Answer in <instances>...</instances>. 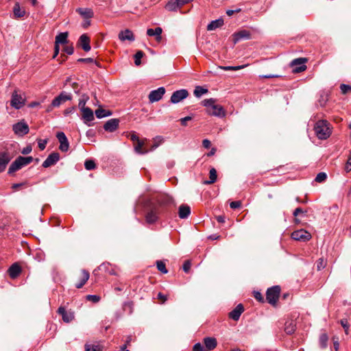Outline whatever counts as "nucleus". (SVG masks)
Here are the masks:
<instances>
[{"label": "nucleus", "instance_id": "obj_1", "mask_svg": "<svg viewBox=\"0 0 351 351\" xmlns=\"http://www.w3.org/2000/svg\"><path fill=\"white\" fill-rule=\"evenodd\" d=\"M216 99L213 98L206 99L202 101V106L206 107L208 114L223 118L226 116V112L223 106L215 104Z\"/></svg>", "mask_w": 351, "mask_h": 351}, {"label": "nucleus", "instance_id": "obj_2", "mask_svg": "<svg viewBox=\"0 0 351 351\" xmlns=\"http://www.w3.org/2000/svg\"><path fill=\"white\" fill-rule=\"evenodd\" d=\"M314 130L316 136L319 139H326L331 134L330 123L326 120H319L317 121L315 125Z\"/></svg>", "mask_w": 351, "mask_h": 351}, {"label": "nucleus", "instance_id": "obj_3", "mask_svg": "<svg viewBox=\"0 0 351 351\" xmlns=\"http://www.w3.org/2000/svg\"><path fill=\"white\" fill-rule=\"evenodd\" d=\"M34 158L32 156H19L10 166L8 173L12 174L15 171L21 169L23 167L31 163Z\"/></svg>", "mask_w": 351, "mask_h": 351}, {"label": "nucleus", "instance_id": "obj_4", "mask_svg": "<svg viewBox=\"0 0 351 351\" xmlns=\"http://www.w3.org/2000/svg\"><path fill=\"white\" fill-rule=\"evenodd\" d=\"M280 286L278 285L269 288L266 292L267 302L273 306L276 305L280 297Z\"/></svg>", "mask_w": 351, "mask_h": 351}, {"label": "nucleus", "instance_id": "obj_5", "mask_svg": "<svg viewBox=\"0 0 351 351\" xmlns=\"http://www.w3.org/2000/svg\"><path fill=\"white\" fill-rule=\"evenodd\" d=\"M25 104V97L24 94L19 93L15 90L12 94L10 105L15 109L21 108Z\"/></svg>", "mask_w": 351, "mask_h": 351}, {"label": "nucleus", "instance_id": "obj_6", "mask_svg": "<svg viewBox=\"0 0 351 351\" xmlns=\"http://www.w3.org/2000/svg\"><path fill=\"white\" fill-rule=\"evenodd\" d=\"M306 62V58H299L292 60L290 65L293 67V71L294 73H300L306 69V66L305 65Z\"/></svg>", "mask_w": 351, "mask_h": 351}, {"label": "nucleus", "instance_id": "obj_7", "mask_svg": "<svg viewBox=\"0 0 351 351\" xmlns=\"http://www.w3.org/2000/svg\"><path fill=\"white\" fill-rule=\"evenodd\" d=\"M12 158L13 154L7 149L0 152V173L5 169Z\"/></svg>", "mask_w": 351, "mask_h": 351}, {"label": "nucleus", "instance_id": "obj_8", "mask_svg": "<svg viewBox=\"0 0 351 351\" xmlns=\"http://www.w3.org/2000/svg\"><path fill=\"white\" fill-rule=\"evenodd\" d=\"M71 99V95L62 92L58 97H55L50 106L47 109L48 111L51 110L52 108L58 107L61 104Z\"/></svg>", "mask_w": 351, "mask_h": 351}, {"label": "nucleus", "instance_id": "obj_9", "mask_svg": "<svg viewBox=\"0 0 351 351\" xmlns=\"http://www.w3.org/2000/svg\"><path fill=\"white\" fill-rule=\"evenodd\" d=\"M191 0H169L165 5L168 11L174 12L178 8H182L185 4L191 2Z\"/></svg>", "mask_w": 351, "mask_h": 351}, {"label": "nucleus", "instance_id": "obj_10", "mask_svg": "<svg viewBox=\"0 0 351 351\" xmlns=\"http://www.w3.org/2000/svg\"><path fill=\"white\" fill-rule=\"evenodd\" d=\"M291 238L296 241H307L311 238V234L306 230L300 229L293 232Z\"/></svg>", "mask_w": 351, "mask_h": 351}, {"label": "nucleus", "instance_id": "obj_11", "mask_svg": "<svg viewBox=\"0 0 351 351\" xmlns=\"http://www.w3.org/2000/svg\"><path fill=\"white\" fill-rule=\"evenodd\" d=\"M189 96V92L186 89H180L173 93L170 101L173 104H178Z\"/></svg>", "mask_w": 351, "mask_h": 351}, {"label": "nucleus", "instance_id": "obj_12", "mask_svg": "<svg viewBox=\"0 0 351 351\" xmlns=\"http://www.w3.org/2000/svg\"><path fill=\"white\" fill-rule=\"evenodd\" d=\"M165 93V88L160 87L156 90H152L149 94V100L151 103L156 102L160 100Z\"/></svg>", "mask_w": 351, "mask_h": 351}, {"label": "nucleus", "instance_id": "obj_13", "mask_svg": "<svg viewBox=\"0 0 351 351\" xmlns=\"http://www.w3.org/2000/svg\"><path fill=\"white\" fill-rule=\"evenodd\" d=\"M58 313L62 316V320L66 323H69L74 319V312L69 310L66 311L63 306H60L58 309Z\"/></svg>", "mask_w": 351, "mask_h": 351}, {"label": "nucleus", "instance_id": "obj_14", "mask_svg": "<svg viewBox=\"0 0 351 351\" xmlns=\"http://www.w3.org/2000/svg\"><path fill=\"white\" fill-rule=\"evenodd\" d=\"M90 43V38L87 36V34H84L80 36L77 43V46L81 47L84 51L88 52L91 49Z\"/></svg>", "mask_w": 351, "mask_h": 351}, {"label": "nucleus", "instance_id": "obj_15", "mask_svg": "<svg viewBox=\"0 0 351 351\" xmlns=\"http://www.w3.org/2000/svg\"><path fill=\"white\" fill-rule=\"evenodd\" d=\"M56 137L60 143V150L64 152H67L69 147V144L64 133L62 132H59L57 133Z\"/></svg>", "mask_w": 351, "mask_h": 351}, {"label": "nucleus", "instance_id": "obj_16", "mask_svg": "<svg viewBox=\"0 0 351 351\" xmlns=\"http://www.w3.org/2000/svg\"><path fill=\"white\" fill-rule=\"evenodd\" d=\"M13 131L19 135L27 134L29 132L28 125L25 122H19L13 125Z\"/></svg>", "mask_w": 351, "mask_h": 351}, {"label": "nucleus", "instance_id": "obj_17", "mask_svg": "<svg viewBox=\"0 0 351 351\" xmlns=\"http://www.w3.org/2000/svg\"><path fill=\"white\" fill-rule=\"evenodd\" d=\"M233 42L234 44L238 43L242 39L249 40L251 38V33L250 31L246 29H242L237 32H235L232 35Z\"/></svg>", "mask_w": 351, "mask_h": 351}, {"label": "nucleus", "instance_id": "obj_18", "mask_svg": "<svg viewBox=\"0 0 351 351\" xmlns=\"http://www.w3.org/2000/svg\"><path fill=\"white\" fill-rule=\"evenodd\" d=\"M60 160V154L58 152L50 154L47 159L43 162V167L45 168L54 165Z\"/></svg>", "mask_w": 351, "mask_h": 351}, {"label": "nucleus", "instance_id": "obj_19", "mask_svg": "<svg viewBox=\"0 0 351 351\" xmlns=\"http://www.w3.org/2000/svg\"><path fill=\"white\" fill-rule=\"evenodd\" d=\"M159 211L157 208H152L145 215V220L148 223H155L158 218Z\"/></svg>", "mask_w": 351, "mask_h": 351}, {"label": "nucleus", "instance_id": "obj_20", "mask_svg": "<svg viewBox=\"0 0 351 351\" xmlns=\"http://www.w3.org/2000/svg\"><path fill=\"white\" fill-rule=\"evenodd\" d=\"M119 119H111L108 120L104 125L106 131L112 132H114L119 127Z\"/></svg>", "mask_w": 351, "mask_h": 351}, {"label": "nucleus", "instance_id": "obj_21", "mask_svg": "<svg viewBox=\"0 0 351 351\" xmlns=\"http://www.w3.org/2000/svg\"><path fill=\"white\" fill-rule=\"evenodd\" d=\"M119 38L121 41L129 40L134 41L135 38L133 32L129 29H126L125 30L121 31L119 33Z\"/></svg>", "mask_w": 351, "mask_h": 351}, {"label": "nucleus", "instance_id": "obj_22", "mask_svg": "<svg viewBox=\"0 0 351 351\" xmlns=\"http://www.w3.org/2000/svg\"><path fill=\"white\" fill-rule=\"evenodd\" d=\"M243 311L244 307L243 304H239L235 307V308L229 313V317L234 321H237Z\"/></svg>", "mask_w": 351, "mask_h": 351}, {"label": "nucleus", "instance_id": "obj_23", "mask_svg": "<svg viewBox=\"0 0 351 351\" xmlns=\"http://www.w3.org/2000/svg\"><path fill=\"white\" fill-rule=\"evenodd\" d=\"M203 342L205 345L204 348L208 351L214 350L217 345V339L215 337H205L203 339Z\"/></svg>", "mask_w": 351, "mask_h": 351}, {"label": "nucleus", "instance_id": "obj_24", "mask_svg": "<svg viewBox=\"0 0 351 351\" xmlns=\"http://www.w3.org/2000/svg\"><path fill=\"white\" fill-rule=\"evenodd\" d=\"M157 202L161 206H168L173 203V200L167 195H161L157 197Z\"/></svg>", "mask_w": 351, "mask_h": 351}, {"label": "nucleus", "instance_id": "obj_25", "mask_svg": "<svg viewBox=\"0 0 351 351\" xmlns=\"http://www.w3.org/2000/svg\"><path fill=\"white\" fill-rule=\"evenodd\" d=\"M21 272V267L18 263H14L8 269V274L11 278L14 279Z\"/></svg>", "mask_w": 351, "mask_h": 351}, {"label": "nucleus", "instance_id": "obj_26", "mask_svg": "<svg viewBox=\"0 0 351 351\" xmlns=\"http://www.w3.org/2000/svg\"><path fill=\"white\" fill-rule=\"evenodd\" d=\"M82 117L85 123L94 119L93 112L90 108L82 109Z\"/></svg>", "mask_w": 351, "mask_h": 351}, {"label": "nucleus", "instance_id": "obj_27", "mask_svg": "<svg viewBox=\"0 0 351 351\" xmlns=\"http://www.w3.org/2000/svg\"><path fill=\"white\" fill-rule=\"evenodd\" d=\"M191 214V208L188 205L182 204L179 207L178 215L180 219H186Z\"/></svg>", "mask_w": 351, "mask_h": 351}, {"label": "nucleus", "instance_id": "obj_28", "mask_svg": "<svg viewBox=\"0 0 351 351\" xmlns=\"http://www.w3.org/2000/svg\"><path fill=\"white\" fill-rule=\"evenodd\" d=\"M90 274L87 270L82 269L81 271V278L80 282L75 285L77 289H81L89 279Z\"/></svg>", "mask_w": 351, "mask_h": 351}, {"label": "nucleus", "instance_id": "obj_29", "mask_svg": "<svg viewBox=\"0 0 351 351\" xmlns=\"http://www.w3.org/2000/svg\"><path fill=\"white\" fill-rule=\"evenodd\" d=\"M13 14L14 19L21 18L25 14V10L21 7L19 2H16L14 5Z\"/></svg>", "mask_w": 351, "mask_h": 351}, {"label": "nucleus", "instance_id": "obj_30", "mask_svg": "<svg viewBox=\"0 0 351 351\" xmlns=\"http://www.w3.org/2000/svg\"><path fill=\"white\" fill-rule=\"evenodd\" d=\"M68 32H62L56 36L55 44L59 45L60 44H66L68 41Z\"/></svg>", "mask_w": 351, "mask_h": 351}, {"label": "nucleus", "instance_id": "obj_31", "mask_svg": "<svg viewBox=\"0 0 351 351\" xmlns=\"http://www.w3.org/2000/svg\"><path fill=\"white\" fill-rule=\"evenodd\" d=\"M162 29L161 27H156L155 29H148L147 30V34L149 36H156V40L160 41L161 40V34Z\"/></svg>", "mask_w": 351, "mask_h": 351}, {"label": "nucleus", "instance_id": "obj_32", "mask_svg": "<svg viewBox=\"0 0 351 351\" xmlns=\"http://www.w3.org/2000/svg\"><path fill=\"white\" fill-rule=\"evenodd\" d=\"M223 25V20L222 19H219L215 21H211L207 26L208 31L215 30L218 27H221Z\"/></svg>", "mask_w": 351, "mask_h": 351}, {"label": "nucleus", "instance_id": "obj_33", "mask_svg": "<svg viewBox=\"0 0 351 351\" xmlns=\"http://www.w3.org/2000/svg\"><path fill=\"white\" fill-rule=\"evenodd\" d=\"M76 12L85 19H90L93 16V12L90 8H77Z\"/></svg>", "mask_w": 351, "mask_h": 351}, {"label": "nucleus", "instance_id": "obj_34", "mask_svg": "<svg viewBox=\"0 0 351 351\" xmlns=\"http://www.w3.org/2000/svg\"><path fill=\"white\" fill-rule=\"evenodd\" d=\"M144 145V142L143 141H138L136 142L134 145V149L135 151L141 154H147L148 152L147 149H143V147Z\"/></svg>", "mask_w": 351, "mask_h": 351}, {"label": "nucleus", "instance_id": "obj_35", "mask_svg": "<svg viewBox=\"0 0 351 351\" xmlns=\"http://www.w3.org/2000/svg\"><path fill=\"white\" fill-rule=\"evenodd\" d=\"M295 330V324L293 321L285 323V331L287 335L293 334Z\"/></svg>", "mask_w": 351, "mask_h": 351}, {"label": "nucleus", "instance_id": "obj_36", "mask_svg": "<svg viewBox=\"0 0 351 351\" xmlns=\"http://www.w3.org/2000/svg\"><path fill=\"white\" fill-rule=\"evenodd\" d=\"M217 171L215 168H212L209 172V180L205 181L204 183L206 184H211L217 180Z\"/></svg>", "mask_w": 351, "mask_h": 351}, {"label": "nucleus", "instance_id": "obj_37", "mask_svg": "<svg viewBox=\"0 0 351 351\" xmlns=\"http://www.w3.org/2000/svg\"><path fill=\"white\" fill-rule=\"evenodd\" d=\"M112 114L110 110H106L104 109L99 108L95 110V115L97 118L101 119L103 117H108Z\"/></svg>", "mask_w": 351, "mask_h": 351}, {"label": "nucleus", "instance_id": "obj_38", "mask_svg": "<svg viewBox=\"0 0 351 351\" xmlns=\"http://www.w3.org/2000/svg\"><path fill=\"white\" fill-rule=\"evenodd\" d=\"M208 92L207 88H203L202 86H197L194 90V95L197 97H200L202 95L206 94Z\"/></svg>", "mask_w": 351, "mask_h": 351}, {"label": "nucleus", "instance_id": "obj_39", "mask_svg": "<svg viewBox=\"0 0 351 351\" xmlns=\"http://www.w3.org/2000/svg\"><path fill=\"white\" fill-rule=\"evenodd\" d=\"M156 267L158 270L162 274H167L168 272L167 269H166L165 263L162 261H158L156 262Z\"/></svg>", "mask_w": 351, "mask_h": 351}, {"label": "nucleus", "instance_id": "obj_40", "mask_svg": "<svg viewBox=\"0 0 351 351\" xmlns=\"http://www.w3.org/2000/svg\"><path fill=\"white\" fill-rule=\"evenodd\" d=\"M144 53L142 51H138L134 55V63L136 66L141 64V59L143 57Z\"/></svg>", "mask_w": 351, "mask_h": 351}, {"label": "nucleus", "instance_id": "obj_41", "mask_svg": "<svg viewBox=\"0 0 351 351\" xmlns=\"http://www.w3.org/2000/svg\"><path fill=\"white\" fill-rule=\"evenodd\" d=\"M84 167L86 170H93L96 168V164L93 160H86L84 162Z\"/></svg>", "mask_w": 351, "mask_h": 351}, {"label": "nucleus", "instance_id": "obj_42", "mask_svg": "<svg viewBox=\"0 0 351 351\" xmlns=\"http://www.w3.org/2000/svg\"><path fill=\"white\" fill-rule=\"evenodd\" d=\"M247 65H241V66H220V69L224 70V71H238L241 69H243Z\"/></svg>", "mask_w": 351, "mask_h": 351}, {"label": "nucleus", "instance_id": "obj_43", "mask_svg": "<svg viewBox=\"0 0 351 351\" xmlns=\"http://www.w3.org/2000/svg\"><path fill=\"white\" fill-rule=\"evenodd\" d=\"M327 264V261L324 258H320L317 261V269L321 270L322 269H324Z\"/></svg>", "mask_w": 351, "mask_h": 351}, {"label": "nucleus", "instance_id": "obj_44", "mask_svg": "<svg viewBox=\"0 0 351 351\" xmlns=\"http://www.w3.org/2000/svg\"><path fill=\"white\" fill-rule=\"evenodd\" d=\"M84 348L85 351H101L99 346L97 345L86 343Z\"/></svg>", "mask_w": 351, "mask_h": 351}, {"label": "nucleus", "instance_id": "obj_45", "mask_svg": "<svg viewBox=\"0 0 351 351\" xmlns=\"http://www.w3.org/2000/svg\"><path fill=\"white\" fill-rule=\"evenodd\" d=\"M163 138L162 136H158L154 138V145L152 146L151 149H155L157 148L162 142Z\"/></svg>", "mask_w": 351, "mask_h": 351}, {"label": "nucleus", "instance_id": "obj_46", "mask_svg": "<svg viewBox=\"0 0 351 351\" xmlns=\"http://www.w3.org/2000/svg\"><path fill=\"white\" fill-rule=\"evenodd\" d=\"M326 178H327V175H326V173H324V172H320V173H319L317 175V176H316V178H315V180L317 182H319V183H320V182H322L325 181V180H326Z\"/></svg>", "mask_w": 351, "mask_h": 351}, {"label": "nucleus", "instance_id": "obj_47", "mask_svg": "<svg viewBox=\"0 0 351 351\" xmlns=\"http://www.w3.org/2000/svg\"><path fill=\"white\" fill-rule=\"evenodd\" d=\"M157 299L159 301V303L160 304H163L166 302V301L168 299V295H165L163 293H162L161 292H159L158 294H157Z\"/></svg>", "mask_w": 351, "mask_h": 351}, {"label": "nucleus", "instance_id": "obj_48", "mask_svg": "<svg viewBox=\"0 0 351 351\" xmlns=\"http://www.w3.org/2000/svg\"><path fill=\"white\" fill-rule=\"evenodd\" d=\"M340 324L344 329L345 333L346 335L349 334V324L346 319H341L340 321Z\"/></svg>", "mask_w": 351, "mask_h": 351}, {"label": "nucleus", "instance_id": "obj_49", "mask_svg": "<svg viewBox=\"0 0 351 351\" xmlns=\"http://www.w3.org/2000/svg\"><path fill=\"white\" fill-rule=\"evenodd\" d=\"M86 299L88 301H91L94 303H97L100 300V297L97 295H86Z\"/></svg>", "mask_w": 351, "mask_h": 351}, {"label": "nucleus", "instance_id": "obj_50", "mask_svg": "<svg viewBox=\"0 0 351 351\" xmlns=\"http://www.w3.org/2000/svg\"><path fill=\"white\" fill-rule=\"evenodd\" d=\"M340 89L342 94H346L349 91L351 92V86L342 84L340 85Z\"/></svg>", "mask_w": 351, "mask_h": 351}, {"label": "nucleus", "instance_id": "obj_51", "mask_svg": "<svg viewBox=\"0 0 351 351\" xmlns=\"http://www.w3.org/2000/svg\"><path fill=\"white\" fill-rule=\"evenodd\" d=\"M253 295H254V298L257 301H258L260 302H264V298H263V295L261 294V292L257 291H254L253 292Z\"/></svg>", "mask_w": 351, "mask_h": 351}, {"label": "nucleus", "instance_id": "obj_52", "mask_svg": "<svg viewBox=\"0 0 351 351\" xmlns=\"http://www.w3.org/2000/svg\"><path fill=\"white\" fill-rule=\"evenodd\" d=\"M328 341V337L326 334H322L319 337V341L323 348L326 346V342Z\"/></svg>", "mask_w": 351, "mask_h": 351}, {"label": "nucleus", "instance_id": "obj_53", "mask_svg": "<svg viewBox=\"0 0 351 351\" xmlns=\"http://www.w3.org/2000/svg\"><path fill=\"white\" fill-rule=\"evenodd\" d=\"M193 351H208L200 343H197L193 346Z\"/></svg>", "mask_w": 351, "mask_h": 351}, {"label": "nucleus", "instance_id": "obj_54", "mask_svg": "<svg viewBox=\"0 0 351 351\" xmlns=\"http://www.w3.org/2000/svg\"><path fill=\"white\" fill-rule=\"evenodd\" d=\"M47 143V139H45V140L39 139L38 141V147L40 148V150H43L45 149Z\"/></svg>", "mask_w": 351, "mask_h": 351}, {"label": "nucleus", "instance_id": "obj_55", "mask_svg": "<svg viewBox=\"0 0 351 351\" xmlns=\"http://www.w3.org/2000/svg\"><path fill=\"white\" fill-rule=\"evenodd\" d=\"M345 171L346 172H350L351 171V152L350 154V156L348 158V160H347V162L345 165Z\"/></svg>", "mask_w": 351, "mask_h": 351}, {"label": "nucleus", "instance_id": "obj_56", "mask_svg": "<svg viewBox=\"0 0 351 351\" xmlns=\"http://www.w3.org/2000/svg\"><path fill=\"white\" fill-rule=\"evenodd\" d=\"M64 51L69 55H72L74 52V48L72 45L65 46L63 49Z\"/></svg>", "mask_w": 351, "mask_h": 351}, {"label": "nucleus", "instance_id": "obj_57", "mask_svg": "<svg viewBox=\"0 0 351 351\" xmlns=\"http://www.w3.org/2000/svg\"><path fill=\"white\" fill-rule=\"evenodd\" d=\"M241 201H234V202H232L230 204V206L232 209H237V208H239L241 206Z\"/></svg>", "mask_w": 351, "mask_h": 351}, {"label": "nucleus", "instance_id": "obj_58", "mask_svg": "<svg viewBox=\"0 0 351 351\" xmlns=\"http://www.w3.org/2000/svg\"><path fill=\"white\" fill-rule=\"evenodd\" d=\"M88 97H86V98H83V99H80L78 106L81 108V110L82 109H84V108H88V107L85 106L86 101L88 100Z\"/></svg>", "mask_w": 351, "mask_h": 351}, {"label": "nucleus", "instance_id": "obj_59", "mask_svg": "<svg viewBox=\"0 0 351 351\" xmlns=\"http://www.w3.org/2000/svg\"><path fill=\"white\" fill-rule=\"evenodd\" d=\"M191 263L189 261H186L184 264H183V266H182V268H183V270L186 272V273H188L191 269Z\"/></svg>", "mask_w": 351, "mask_h": 351}, {"label": "nucleus", "instance_id": "obj_60", "mask_svg": "<svg viewBox=\"0 0 351 351\" xmlns=\"http://www.w3.org/2000/svg\"><path fill=\"white\" fill-rule=\"evenodd\" d=\"M26 185H27L26 182L16 183V184H12V189L14 191H17V190L20 189L21 188H22L23 186H26Z\"/></svg>", "mask_w": 351, "mask_h": 351}, {"label": "nucleus", "instance_id": "obj_61", "mask_svg": "<svg viewBox=\"0 0 351 351\" xmlns=\"http://www.w3.org/2000/svg\"><path fill=\"white\" fill-rule=\"evenodd\" d=\"M77 62H83V63H93V62H94V60L92 58H79L77 60Z\"/></svg>", "mask_w": 351, "mask_h": 351}, {"label": "nucleus", "instance_id": "obj_62", "mask_svg": "<svg viewBox=\"0 0 351 351\" xmlns=\"http://www.w3.org/2000/svg\"><path fill=\"white\" fill-rule=\"evenodd\" d=\"M192 119V117L190 116L185 117L184 118H182L180 119L181 124L183 126H186L187 124V121H191Z\"/></svg>", "mask_w": 351, "mask_h": 351}, {"label": "nucleus", "instance_id": "obj_63", "mask_svg": "<svg viewBox=\"0 0 351 351\" xmlns=\"http://www.w3.org/2000/svg\"><path fill=\"white\" fill-rule=\"evenodd\" d=\"M32 146L27 145L22 149L21 153L25 155L28 154L32 152Z\"/></svg>", "mask_w": 351, "mask_h": 351}, {"label": "nucleus", "instance_id": "obj_64", "mask_svg": "<svg viewBox=\"0 0 351 351\" xmlns=\"http://www.w3.org/2000/svg\"><path fill=\"white\" fill-rule=\"evenodd\" d=\"M210 141L208 139H204L202 141V145L204 147L208 149L210 147Z\"/></svg>", "mask_w": 351, "mask_h": 351}]
</instances>
